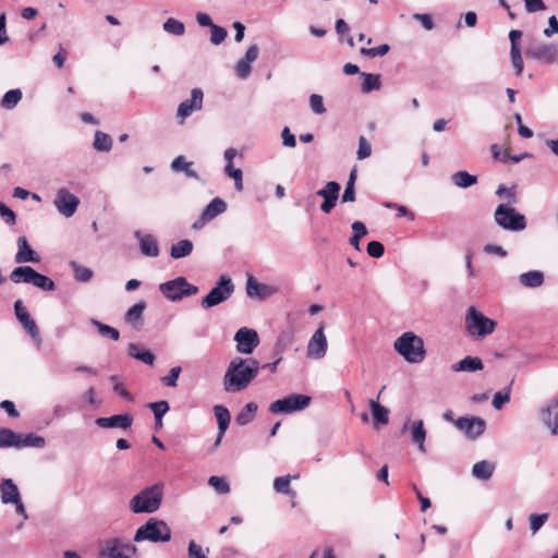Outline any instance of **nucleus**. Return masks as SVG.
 Instances as JSON below:
<instances>
[{"mask_svg": "<svg viewBox=\"0 0 558 558\" xmlns=\"http://www.w3.org/2000/svg\"><path fill=\"white\" fill-rule=\"evenodd\" d=\"M525 56L543 64H551L558 61V47L554 44H537L526 48Z\"/></svg>", "mask_w": 558, "mask_h": 558, "instance_id": "11", "label": "nucleus"}, {"mask_svg": "<svg viewBox=\"0 0 558 558\" xmlns=\"http://www.w3.org/2000/svg\"><path fill=\"white\" fill-rule=\"evenodd\" d=\"M497 323L486 317L475 306H470L465 315V328L470 336L482 339L492 335L496 329Z\"/></svg>", "mask_w": 558, "mask_h": 558, "instance_id": "5", "label": "nucleus"}, {"mask_svg": "<svg viewBox=\"0 0 558 558\" xmlns=\"http://www.w3.org/2000/svg\"><path fill=\"white\" fill-rule=\"evenodd\" d=\"M510 391H511V388L509 386L504 391L495 392L492 403L496 410H500L507 402H509Z\"/></svg>", "mask_w": 558, "mask_h": 558, "instance_id": "53", "label": "nucleus"}, {"mask_svg": "<svg viewBox=\"0 0 558 558\" xmlns=\"http://www.w3.org/2000/svg\"><path fill=\"white\" fill-rule=\"evenodd\" d=\"M519 282L524 288H538L544 283V274L541 270H530L519 276Z\"/></svg>", "mask_w": 558, "mask_h": 558, "instance_id": "32", "label": "nucleus"}, {"mask_svg": "<svg viewBox=\"0 0 558 558\" xmlns=\"http://www.w3.org/2000/svg\"><path fill=\"white\" fill-rule=\"evenodd\" d=\"M277 293V288L258 282L253 276L246 280V294L251 299L265 300Z\"/></svg>", "mask_w": 558, "mask_h": 558, "instance_id": "18", "label": "nucleus"}, {"mask_svg": "<svg viewBox=\"0 0 558 558\" xmlns=\"http://www.w3.org/2000/svg\"><path fill=\"white\" fill-rule=\"evenodd\" d=\"M234 292V284L231 278L220 276L216 286L202 299L201 306L204 310L217 306L228 301Z\"/></svg>", "mask_w": 558, "mask_h": 558, "instance_id": "8", "label": "nucleus"}, {"mask_svg": "<svg viewBox=\"0 0 558 558\" xmlns=\"http://www.w3.org/2000/svg\"><path fill=\"white\" fill-rule=\"evenodd\" d=\"M526 12L536 13L546 10V4L543 0H524Z\"/></svg>", "mask_w": 558, "mask_h": 558, "instance_id": "64", "label": "nucleus"}, {"mask_svg": "<svg viewBox=\"0 0 558 558\" xmlns=\"http://www.w3.org/2000/svg\"><path fill=\"white\" fill-rule=\"evenodd\" d=\"M257 411V404L254 402H248L236 415L235 422L241 425H247L253 421Z\"/></svg>", "mask_w": 558, "mask_h": 558, "instance_id": "41", "label": "nucleus"}, {"mask_svg": "<svg viewBox=\"0 0 558 558\" xmlns=\"http://www.w3.org/2000/svg\"><path fill=\"white\" fill-rule=\"evenodd\" d=\"M390 50V47L389 45L387 44H384V45H380L378 47H374V48H361L360 52L361 54L365 56V57H368V58H376V57H383L385 56L386 53H388Z\"/></svg>", "mask_w": 558, "mask_h": 558, "instance_id": "52", "label": "nucleus"}, {"mask_svg": "<svg viewBox=\"0 0 558 558\" xmlns=\"http://www.w3.org/2000/svg\"><path fill=\"white\" fill-rule=\"evenodd\" d=\"M210 31H211L210 41L214 45H220L227 37L226 28L218 26L216 24L211 25Z\"/></svg>", "mask_w": 558, "mask_h": 558, "instance_id": "60", "label": "nucleus"}, {"mask_svg": "<svg viewBox=\"0 0 558 558\" xmlns=\"http://www.w3.org/2000/svg\"><path fill=\"white\" fill-rule=\"evenodd\" d=\"M214 414L218 423V430L221 433H226L231 421L229 410L223 405H215Z\"/></svg>", "mask_w": 558, "mask_h": 558, "instance_id": "39", "label": "nucleus"}, {"mask_svg": "<svg viewBox=\"0 0 558 558\" xmlns=\"http://www.w3.org/2000/svg\"><path fill=\"white\" fill-rule=\"evenodd\" d=\"M259 369L260 364L255 359H232L222 378L225 391L235 393L245 390L257 377Z\"/></svg>", "mask_w": 558, "mask_h": 558, "instance_id": "1", "label": "nucleus"}, {"mask_svg": "<svg viewBox=\"0 0 558 558\" xmlns=\"http://www.w3.org/2000/svg\"><path fill=\"white\" fill-rule=\"evenodd\" d=\"M236 351L241 354H251L259 344V337L255 329L241 327L234 335Z\"/></svg>", "mask_w": 558, "mask_h": 558, "instance_id": "10", "label": "nucleus"}, {"mask_svg": "<svg viewBox=\"0 0 558 558\" xmlns=\"http://www.w3.org/2000/svg\"><path fill=\"white\" fill-rule=\"evenodd\" d=\"M162 489L163 485L159 483L146 487L131 498L130 509L134 513H153L157 511L161 505Z\"/></svg>", "mask_w": 558, "mask_h": 558, "instance_id": "3", "label": "nucleus"}, {"mask_svg": "<svg viewBox=\"0 0 558 558\" xmlns=\"http://www.w3.org/2000/svg\"><path fill=\"white\" fill-rule=\"evenodd\" d=\"M395 351L410 364H418L426 357L424 340L413 331H405L393 342Z\"/></svg>", "mask_w": 558, "mask_h": 558, "instance_id": "2", "label": "nucleus"}, {"mask_svg": "<svg viewBox=\"0 0 558 558\" xmlns=\"http://www.w3.org/2000/svg\"><path fill=\"white\" fill-rule=\"evenodd\" d=\"M355 180H356V170L353 169L350 173L349 180L347 182V186L342 194L343 203L355 201V189H354Z\"/></svg>", "mask_w": 558, "mask_h": 558, "instance_id": "49", "label": "nucleus"}, {"mask_svg": "<svg viewBox=\"0 0 558 558\" xmlns=\"http://www.w3.org/2000/svg\"><path fill=\"white\" fill-rule=\"evenodd\" d=\"M494 220L498 227L511 232L523 231L527 226L525 216L506 204L497 206L494 213Z\"/></svg>", "mask_w": 558, "mask_h": 558, "instance_id": "6", "label": "nucleus"}, {"mask_svg": "<svg viewBox=\"0 0 558 558\" xmlns=\"http://www.w3.org/2000/svg\"><path fill=\"white\" fill-rule=\"evenodd\" d=\"M128 353L133 359L143 362L146 365H153L155 362V355L149 350L142 349L136 343H130L128 347Z\"/></svg>", "mask_w": 558, "mask_h": 558, "instance_id": "33", "label": "nucleus"}, {"mask_svg": "<svg viewBox=\"0 0 558 558\" xmlns=\"http://www.w3.org/2000/svg\"><path fill=\"white\" fill-rule=\"evenodd\" d=\"M456 427L463 432L465 437L474 440L478 438L486 428V422L478 416H462L454 422Z\"/></svg>", "mask_w": 558, "mask_h": 558, "instance_id": "12", "label": "nucleus"}, {"mask_svg": "<svg viewBox=\"0 0 558 558\" xmlns=\"http://www.w3.org/2000/svg\"><path fill=\"white\" fill-rule=\"evenodd\" d=\"M341 186L338 182L329 181L325 186L316 192L317 196L324 198L320 205V210L325 214H329L336 206L339 198Z\"/></svg>", "mask_w": 558, "mask_h": 558, "instance_id": "16", "label": "nucleus"}, {"mask_svg": "<svg viewBox=\"0 0 558 558\" xmlns=\"http://www.w3.org/2000/svg\"><path fill=\"white\" fill-rule=\"evenodd\" d=\"M312 398L306 395L292 393L274 401L269 405V412L274 414H290L306 409Z\"/></svg>", "mask_w": 558, "mask_h": 558, "instance_id": "9", "label": "nucleus"}, {"mask_svg": "<svg viewBox=\"0 0 558 558\" xmlns=\"http://www.w3.org/2000/svg\"><path fill=\"white\" fill-rule=\"evenodd\" d=\"M80 205V199L74 194L70 193L66 189L62 187L58 190L54 206L58 211L64 217H72Z\"/></svg>", "mask_w": 558, "mask_h": 558, "instance_id": "14", "label": "nucleus"}, {"mask_svg": "<svg viewBox=\"0 0 558 558\" xmlns=\"http://www.w3.org/2000/svg\"><path fill=\"white\" fill-rule=\"evenodd\" d=\"M93 146L98 151H109L112 147V140L108 134L97 131Z\"/></svg>", "mask_w": 558, "mask_h": 558, "instance_id": "46", "label": "nucleus"}, {"mask_svg": "<svg viewBox=\"0 0 558 558\" xmlns=\"http://www.w3.org/2000/svg\"><path fill=\"white\" fill-rule=\"evenodd\" d=\"M14 311L16 318L19 319L23 328L28 332V335L33 339L40 341L38 327L35 320L31 317L29 313L27 312L26 307L23 305L21 300L15 301Z\"/></svg>", "mask_w": 558, "mask_h": 558, "instance_id": "17", "label": "nucleus"}, {"mask_svg": "<svg viewBox=\"0 0 558 558\" xmlns=\"http://www.w3.org/2000/svg\"><path fill=\"white\" fill-rule=\"evenodd\" d=\"M208 548L206 550L203 549L201 545H198L195 541H191L189 543L187 547V556L189 558H208L207 553Z\"/></svg>", "mask_w": 558, "mask_h": 558, "instance_id": "56", "label": "nucleus"}, {"mask_svg": "<svg viewBox=\"0 0 558 558\" xmlns=\"http://www.w3.org/2000/svg\"><path fill=\"white\" fill-rule=\"evenodd\" d=\"M451 181L458 187L468 189L477 183V177L461 170L451 175Z\"/></svg>", "mask_w": 558, "mask_h": 558, "instance_id": "36", "label": "nucleus"}, {"mask_svg": "<svg viewBox=\"0 0 558 558\" xmlns=\"http://www.w3.org/2000/svg\"><path fill=\"white\" fill-rule=\"evenodd\" d=\"M291 476H279L274 481V489L279 494L295 496V492H293L290 487Z\"/></svg>", "mask_w": 558, "mask_h": 558, "instance_id": "48", "label": "nucleus"}, {"mask_svg": "<svg viewBox=\"0 0 558 558\" xmlns=\"http://www.w3.org/2000/svg\"><path fill=\"white\" fill-rule=\"evenodd\" d=\"M159 291L171 302L181 301L185 296L198 293V287L189 283L186 278L177 277L159 284Z\"/></svg>", "mask_w": 558, "mask_h": 558, "instance_id": "7", "label": "nucleus"}, {"mask_svg": "<svg viewBox=\"0 0 558 558\" xmlns=\"http://www.w3.org/2000/svg\"><path fill=\"white\" fill-rule=\"evenodd\" d=\"M134 236L137 239L140 251L144 256L157 257L159 255V243L153 234L136 230Z\"/></svg>", "mask_w": 558, "mask_h": 558, "instance_id": "22", "label": "nucleus"}, {"mask_svg": "<svg viewBox=\"0 0 558 558\" xmlns=\"http://www.w3.org/2000/svg\"><path fill=\"white\" fill-rule=\"evenodd\" d=\"M259 48L257 45H252L245 52V56L240 59L235 64V74L239 78L245 80L251 74V64L257 60Z\"/></svg>", "mask_w": 558, "mask_h": 558, "instance_id": "21", "label": "nucleus"}, {"mask_svg": "<svg viewBox=\"0 0 558 558\" xmlns=\"http://www.w3.org/2000/svg\"><path fill=\"white\" fill-rule=\"evenodd\" d=\"M46 444L44 437L35 435L33 433L23 435L21 434L20 439V448L32 447V448H43Z\"/></svg>", "mask_w": 558, "mask_h": 558, "instance_id": "44", "label": "nucleus"}, {"mask_svg": "<svg viewBox=\"0 0 558 558\" xmlns=\"http://www.w3.org/2000/svg\"><path fill=\"white\" fill-rule=\"evenodd\" d=\"M21 498L16 484L11 478H2L0 482V499L3 505H10Z\"/></svg>", "mask_w": 558, "mask_h": 558, "instance_id": "27", "label": "nucleus"}, {"mask_svg": "<svg viewBox=\"0 0 558 558\" xmlns=\"http://www.w3.org/2000/svg\"><path fill=\"white\" fill-rule=\"evenodd\" d=\"M226 210L227 203L222 198H213L201 214V225H205L206 222L214 220L216 217L223 214Z\"/></svg>", "mask_w": 558, "mask_h": 558, "instance_id": "26", "label": "nucleus"}, {"mask_svg": "<svg viewBox=\"0 0 558 558\" xmlns=\"http://www.w3.org/2000/svg\"><path fill=\"white\" fill-rule=\"evenodd\" d=\"M484 368V364L482 360L477 356L468 355L459 362L451 365V369L456 373L466 372L473 373L477 371H482Z\"/></svg>", "mask_w": 558, "mask_h": 558, "instance_id": "28", "label": "nucleus"}, {"mask_svg": "<svg viewBox=\"0 0 558 558\" xmlns=\"http://www.w3.org/2000/svg\"><path fill=\"white\" fill-rule=\"evenodd\" d=\"M539 418L553 435L558 434V397L551 399L546 407L541 409Z\"/></svg>", "mask_w": 558, "mask_h": 558, "instance_id": "19", "label": "nucleus"}, {"mask_svg": "<svg viewBox=\"0 0 558 558\" xmlns=\"http://www.w3.org/2000/svg\"><path fill=\"white\" fill-rule=\"evenodd\" d=\"M36 270L31 266H19L14 268L10 274V280L13 283H31L33 282Z\"/></svg>", "mask_w": 558, "mask_h": 558, "instance_id": "30", "label": "nucleus"}, {"mask_svg": "<svg viewBox=\"0 0 558 558\" xmlns=\"http://www.w3.org/2000/svg\"><path fill=\"white\" fill-rule=\"evenodd\" d=\"M363 77V82L361 85V89L363 93H371L373 90H378L380 88V75L373 73H361Z\"/></svg>", "mask_w": 558, "mask_h": 558, "instance_id": "40", "label": "nucleus"}, {"mask_svg": "<svg viewBox=\"0 0 558 558\" xmlns=\"http://www.w3.org/2000/svg\"><path fill=\"white\" fill-rule=\"evenodd\" d=\"M181 367L180 366H174L172 368H170L168 375L163 376L161 378V381L167 386V387H175L177 386V381H178V378L181 374Z\"/></svg>", "mask_w": 558, "mask_h": 558, "instance_id": "59", "label": "nucleus"}, {"mask_svg": "<svg viewBox=\"0 0 558 558\" xmlns=\"http://www.w3.org/2000/svg\"><path fill=\"white\" fill-rule=\"evenodd\" d=\"M293 340V332L292 331H283L279 335L277 342H276V350L278 352H281L284 350L286 347L291 344Z\"/></svg>", "mask_w": 558, "mask_h": 558, "instance_id": "61", "label": "nucleus"}, {"mask_svg": "<svg viewBox=\"0 0 558 558\" xmlns=\"http://www.w3.org/2000/svg\"><path fill=\"white\" fill-rule=\"evenodd\" d=\"M100 554L108 558H132L136 554V547L119 538H111L106 542Z\"/></svg>", "mask_w": 558, "mask_h": 558, "instance_id": "13", "label": "nucleus"}, {"mask_svg": "<svg viewBox=\"0 0 558 558\" xmlns=\"http://www.w3.org/2000/svg\"><path fill=\"white\" fill-rule=\"evenodd\" d=\"M372 148L364 136L359 140L357 159L363 160L371 156Z\"/></svg>", "mask_w": 558, "mask_h": 558, "instance_id": "63", "label": "nucleus"}, {"mask_svg": "<svg viewBox=\"0 0 558 558\" xmlns=\"http://www.w3.org/2000/svg\"><path fill=\"white\" fill-rule=\"evenodd\" d=\"M549 514L548 513H542V514H531L530 520V529L532 534H536L541 527L545 524L547 521Z\"/></svg>", "mask_w": 558, "mask_h": 558, "instance_id": "54", "label": "nucleus"}, {"mask_svg": "<svg viewBox=\"0 0 558 558\" xmlns=\"http://www.w3.org/2000/svg\"><path fill=\"white\" fill-rule=\"evenodd\" d=\"M22 99V90L20 88L11 89L4 94L0 105H17Z\"/></svg>", "mask_w": 558, "mask_h": 558, "instance_id": "58", "label": "nucleus"}, {"mask_svg": "<svg viewBox=\"0 0 558 558\" xmlns=\"http://www.w3.org/2000/svg\"><path fill=\"white\" fill-rule=\"evenodd\" d=\"M225 174L234 181V187L238 192H242L243 185V172L240 168H234L233 165H226Z\"/></svg>", "mask_w": 558, "mask_h": 558, "instance_id": "45", "label": "nucleus"}, {"mask_svg": "<svg viewBox=\"0 0 558 558\" xmlns=\"http://www.w3.org/2000/svg\"><path fill=\"white\" fill-rule=\"evenodd\" d=\"M145 308H146V302L141 301V302L135 303L125 313L124 320L132 325L141 323Z\"/></svg>", "mask_w": 558, "mask_h": 558, "instance_id": "38", "label": "nucleus"}, {"mask_svg": "<svg viewBox=\"0 0 558 558\" xmlns=\"http://www.w3.org/2000/svg\"><path fill=\"white\" fill-rule=\"evenodd\" d=\"M521 37H522L521 31L512 29L509 33L511 64L515 71L517 75H521L523 72V59L521 56V48H520Z\"/></svg>", "mask_w": 558, "mask_h": 558, "instance_id": "20", "label": "nucleus"}, {"mask_svg": "<svg viewBox=\"0 0 558 558\" xmlns=\"http://www.w3.org/2000/svg\"><path fill=\"white\" fill-rule=\"evenodd\" d=\"M162 29L170 35L182 36L185 33V25L174 17H169L163 22Z\"/></svg>", "mask_w": 558, "mask_h": 558, "instance_id": "42", "label": "nucleus"}, {"mask_svg": "<svg viewBox=\"0 0 558 558\" xmlns=\"http://www.w3.org/2000/svg\"><path fill=\"white\" fill-rule=\"evenodd\" d=\"M90 324L93 326H95L98 330V332L102 336V337H109L110 339L114 340V341H118L119 338H120V332L118 329L109 326V325H106L97 319H92L90 320Z\"/></svg>", "mask_w": 558, "mask_h": 558, "instance_id": "47", "label": "nucleus"}, {"mask_svg": "<svg viewBox=\"0 0 558 558\" xmlns=\"http://www.w3.org/2000/svg\"><path fill=\"white\" fill-rule=\"evenodd\" d=\"M495 464L493 462L483 460L476 462L472 468V475L482 481H488L494 473Z\"/></svg>", "mask_w": 558, "mask_h": 558, "instance_id": "34", "label": "nucleus"}, {"mask_svg": "<svg viewBox=\"0 0 558 558\" xmlns=\"http://www.w3.org/2000/svg\"><path fill=\"white\" fill-rule=\"evenodd\" d=\"M70 266L74 274V279L78 282H87L93 277V270L88 267L82 266L76 262H71Z\"/></svg>", "mask_w": 558, "mask_h": 558, "instance_id": "43", "label": "nucleus"}, {"mask_svg": "<svg viewBox=\"0 0 558 558\" xmlns=\"http://www.w3.org/2000/svg\"><path fill=\"white\" fill-rule=\"evenodd\" d=\"M208 484L219 494H227L230 492L229 483L225 477L210 476Z\"/></svg>", "mask_w": 558, "mask_h": 558, "instance_id": "51", "label": "nucleus"}, {"mask_svg": "<svg viewBox=\"0 0 558 558\" xmlns=\"http://www.w3.org/2000/svg\"><path fill=\"white\" fill-rule=\"evenodd\" d=\"M21 433H15L10 428H0V448H20Z\"/></svg>", "mask_w": 558, "mask_h": 558, "instance_id": "35", "label": "nucleus"}, {"mask_svg": "<svg viewBox=\"0 0 558 558\" xmlns=\"http://www.w3.org/2000/svg\"><path fill=\"white\" fill-rule=\"evenodd\" d=\"M193 251V243L190 240H180L171 246L170 256L174 259L189 256Z\"/></svg>", "mask_w": 558, "mask_h": 558, "instance_id": "37", "label": "nucleus"}, {"mask_svg": "<svg viewBox=\"0 0 558 558\" xmlns=\"http://www.w3.org/2000/svg\"><path fill=\"white\" fill-rule=\"evenodd\" d=\"M367 254L371 256V257H374V258H379L384 255L385 253V247L383 245V243L378 242V241H371L368 244H367Z\"/></svg>", "mask_w": 558, "mask_h": 558, "instance_id": "62", "label": "nucleus"}, {"mask_svg": "<svg viewBox=\"0 0 558 558\" xmlns=\"http://www.w3.org/2000/svg\"><path fill=\"white\" fill-rule=\"evenodd\" d=\"M327 349H328V341H327V338L324 332V325H322L313 333V336L311 337V339L307 343V349H306L307 357L313 359V360H320L326 355Z\"/></svg>", "mask_w": 558, "mask_h": 558, "instance_id": "15", "label": "nucleus"}, {"mask_svg": "<svg viewBox=\"0 0 558 558\" xmlns=\"http://www.w3.org/2000/svg\"><path fill=\"white\" fill-rule=\"evenodd\" d=\"M95 423L100 428L128 429L132 426L133 416L129 413L116 414L109 417H98Z\"/></svg>", "mask_w": 558, "mask_h": 558, "instance_id": "24", "label": "nucleus"}, {"mask_svg": "<svg viewBox=\"0 0 558 558\" xmlns=\"http://www.w3.org/2000/svg\"><path fill=\"white\" fill-rule=\"evenodd\" d=\"M192 166V161H187L183 155H180L172 160L170 168L173 172H183L186 178L198 179V174Z\"/></svg>", "mask_w": 558, "mask_h": 558, "instance_id": "29", "label": "nucleus"}, {"mask_svg": "<svg viewBox=\"0 0 558 558\" xmlns=\"http://www.w3.org/2000/svg\"><path fill=\"white\" fill-rule=\"evenodd\" d=\"M410 430L412 441L417 446V449L421 453L426 452L425 440H426V429L424 426V422L422 420L415 421L410 424V421H407L403 425L402 432Z\"/></svg>", "mask_w": 558, "mask_h": 558, "instance_id": "23", "label": "nucleus"}, {"mask_svg": "<svg viewBox=\"0 0 558 558\" xmlns=\"http://www.w3.org/2000/svg\"><path fill=\"white\" fill-rule=\"evenodd\" d=\"M171 539V530L162 520L150 518L141 525L134 535V542L149 541L153 543H166Z\"/></svg>", "mask_w": 558, "mask_h": 558, "instance_id": "4", "label": "nucleus"}, {"mask_svg": "<svg viewBox=\"0 0 558 558\" xmlns=\"http://www.w3.org/2000/svg\"><path fill=\"white\" fill-rule=\"evenodd\" d=\"M377 399H379V397ZM368 405L372 411L376 427H379L380 425H387L389 423V410L381 405L378 400H369Z\"/></svg>", "mask_w": 558, "mask_h": 558, "instance_id": "31", "label": "nucleus"}, {"mask_svg": "<svg viewBox=\"0 0 558 558\" xmlns=\"http://www.w3.org/2000/svg\"><path fill=\"white\" fill-rule=\"evenodd\" d=\"M14 260L17 264L39 263L40 256L31 247L25 236H20L17 239V252L14 256Z\"/></svg>", "mask_w": 558, "mask_h": 558, "instance_id": "25", "label": "nucleus"}, {"mask_svg": "<svg viewBox=\"0 0 558 558\" xmlns=\"http://www.w3.org/2000/svg\"><path fill=\"white\" fill-rule=\"evenodd\" d=\"M32 284L44 291H52L56 288V284L52 279L39 272H36Z\"/></svg>", "mask_w": 558, "mask_h": 558, "instance_id": "50", "label": "nucleus"}, {"mask_svg": "<svg viewBox=\"0 0 558 558\" xmlns=\"http://www.w3.org/2000/svg\"><path fill=\"white\" fill-rule=\"evenodd\" d=\"M109 379L112 383H114L113 391L116 393H118L119 396H121L123 399H125L128 401H133V396L130 393V391L124 387V385L122 383L118 381V376L117 375L110 376Z\"/></svg>", "mask_w": 558, "mask_h": 558, "instance_id": "57", "label": "nucleus"}, {"mask_svg": "<svg viewBox=\"0 0 558 558\" xmlns=\"http://www.w3.org/2000/svg\"><path fill=\"white\" fill-rule=\"evenodd\" d=\"M148 408L153 411L155 418H162L169 411V403L165 400L148 403Z\"/></svg>", "mask_w": 558, "mask_h": 558, "instance_id": "55", "label": "nucleus"}]
</instances>
